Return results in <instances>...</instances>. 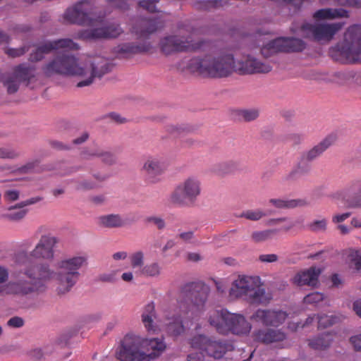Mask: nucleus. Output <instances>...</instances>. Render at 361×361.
<instances>
[{
    "instance_id": "72a5a7b5",
    "label": "nucleus",
    "mask_w": 361,
    "mask_h": 361,
    "mask_svg": "<svg viewBox=\"0 0 361 361\" xmlns=\"http://www.w3.org/2000/svg\"><path fill=\"white\" fill-rule=\"evenodd\" d=\"M37 161H32L26 164L25 165L16 168L14 166H1V173L4 174H23L32 172L36 166H37Z\"/></svg>"
},
{
    "instance_id": "aec40b11",
    "label": "nucleus",
    "mask_w": 361,
    "mask_h": 361,
    "mask_svg": "<svg viewBox=\"0 0 361 361\" xmlns=\"http://www.w3.org/2000/svg\"><path fill=\"white\" fill-rule=\"evenodd\" d=\"M122 32L119 25L111 23L105 26L81 30L78 32V37L85 40L115 38Z\"/></svg>"
},
{
    "instance_id": "a211bd4d",
    "label": "nucleus",
    "mask_w": 361,
    "mask_h": 361,
    "mask_svg": "<svg viewBox=\"0 0 361 361\" xmlns=\"http://www.w3.org/2000/svg\"><path fill=\"white\" fill-rule=\"evenodd\" d=\"M288 317L286 312L279 309H258L250 319L266 326L278 327Z\"/></svg>"
},
{
    "instance_id": "cd10ccee",
    "label": "nucleus",
    "mask_w": 361,
    "mask_h": 361,
    "mask_svg": "<svg viewBox=\"0 0 361 361\" xmlns=\"http://www.w3.org/2000/svg\"><path fill=\"white\" fill-rule=\"evenodd\" d=\"M293 227V224L281 226L279 228L266 229L263 231H256L251 234V239L256 243H263L270 240L280 231H288Z\"/></svg>"
},
{
    "instance_id": "69168bd1",
    "label": "nucleus",
    "mask_w": 361,
    "mask_h": 361,
    "mask_svg": "<svg viewBox=\"0 0 361 361\" xmlns=\"http://www.w3.org/2000/svg\"><path fill=\"white\" fill-rule=\"evenodd\" d=\"M147 221L153 223L159 229H162L165 226L164 221L159 217H149Z\"/></svg>"
},
{
    "instance_id": "bb28decb",
    "label": "nucleus",
    "mask_w": 361,
    "mask_h": 361,
    "mask_svg": "<svg viewBox=\"0 0 361 361\" xmlns=\"http://www.w3.org/2000/svg\"><path fill=\"white\" fill-rule=\"evenodd\" d=\"M156 317L154 303L150 302L144 307L141 315L142 322L149 334H154L158 331V326L154 321Z\"/></svg>"
},
{
    "instance_id": "37998d69",
    "label": "nucleus",
    "mask_w": 361,
    "mask_h": 361,
    "mask_svg": "<svg viewBox=\"0 0 361 361\" xmlns=\"http://www.w3.org/2000/svg\"><path fill=\"white\" fill-rule=\"evenodd\" d=\"M307 227L312 232H324L327 227V220L325 218L314 220L308 224Z\"/></svg>"
},
{
    "instance_id": "6e6552de",
    "label": "nucleus",
    "mask_w": 361,
    "mask_h": 361,
    "mask_svg": "<svg viewBox=\"0 0 361 361\" xmlns=\"http://www.w3.org/2000/svg\"><path fill=\"white\" fill-rule=\"evenodd\" d=\"M259 283L258 277L239 276L232 283L229 290L230 296L242 298L250 304L267 303L271 297Z\"/></svg>"
},
{
    "instance_id": "f3484780",
    "label": "nucleus",
    "mask_w": 361,
    "mask_h": 361,
    "mask_svg": "<svg viewBox=\"0 0 361 361\" xmlns=\"http://www.w3.org/2000/svg\"><path fill=\"white\" fill-rule=\"evenodd\" d=\"M332 197L346 207H361V181H353L344 189L334 192Z\"/></svg>"
},
{
    "instance_id": "c9c22d12",
    "label": "nucleus",
    "mask_w": 361,
    "mask_h": 361,
    "mask_svg": "<svg viewBox=\"0 0 361 361\" xmlns=\"http://www.w3.org/2000/svg\"><path fill=\"white\" fill-rule=\"evenodd\" d=\"M228 4V0H195L194 6L200 10H211Z\"/></svg>"
},
{
    "instance_id": "0e129e2a",
    "label": "nucleus",
    "mask_w": 361,
    "mask_h": 361,
    "mask_svg": "<svg viewBox=\"0 0 361 361\" xmlns=\"http://www.w3.org/2000/svg\"><path fill=\"white\" fill-rule=\"evenodd\" d=\"M338 3L343 6L361 7V0H338Z\"/></svg>"
},
{
    "instance_id": "9b49d317",
    "label": "nucleus",
    "mask_w": 361,
    "mask_h": 361,
    "mask_svg": "<svg viewBox=\"0 0 361 361\" xmlns=\"http://www.w3.org/2000/svg\"><path fill=\"white\" fill-rule=\"evenodd\" d=\"M333 51L352 62H361V24L350 26L344 34L343 40Z\"/></svg>"
},
{
    "instance_id": "338daca9",
    "label": "nucleus",
    "mask_w": 361,
    "mask_h": 361,
    "mask_svg": "<svg viewBox=\"0 0 361 361\" xmlns=\"http://www.w3.org/2000/svg\"><path fill=\"white\" fill-rule=\"evenodd\" d=\"M107 116L116 123H123L127 121L126 118L122 117L120 114L115 112L110 113Z\"/></svg>"
},
{
    "instance_id": "7c9ffc66",
    "label": "nucleus",
    "mask_w": 361,
    "mask_h": 361,
    "mask_svg": "<svg viewBox=\"0 0 361 361\" xmlns=\"http://www.w3.org/2000/svg\"><path fill=\"white\" fill-rule=\"evenodd\" d=\"M348 17V12L343 8H322L313 14V18L317 20Z\"/></svg>"
},
{
    "instance_id": "864d4df0",
    "label": "nucleus",
    "mask_w": 361,
    "mask_h": 361,
    "mask_svg": "<svg viewBox=\"0 0 361 361\" xmlns=\"http://www.w3.org/2000/svg\"><path fill=\"white\" fill-rule=\"evenodd\" d=\"M310 161L304 160L302 161V156H301L300 160L299 161L296 172L300 173H307L310 170V165L308 164Z\"/></svg>"
},
{
    "instance_id": "3c124183",
    "label": "nucleus",
    "mask_w": 361,
    "mask_h": 361,
    "mask_svg": "<svg viewBox=\"0 0 361 361\" xmlns=\"http://www.w3.org/2000/svg\"><path fill=\"white\" fill-rule=\"evenodd\" d=\"M240 116L246 121H251L256 119L259 116L257 109H245L240 111Z\"/></svg>"
},
{
    "instance_id": "ddd939ff",
    "label": "nucleus",
    "mask_w": 361,
    "mask_h": 361,
    "mask_svg": "<svg viewBox=\"0 0 361 361\" xmlns=\"http://www.w3.org/2000/svg\"><path fill=\"white\" fill-rule=\"evenodd\" d=\"M201 193V183L195 177H190L180 183L171 192L169 201L180 207L193 206Z\"/></svg>"
},
{
    "instance_id": "bf43d9fd",
    "label": "nucleus",
    "mask_w": 361,
    "mask_h": 361,
    "mask_svg": "<svg viewBox=\"0 0 361 361\" xmlns=\"http://www.w3.org/2000/svg\"><path fill=\"white\" fill-rule=\"evenodd\" d=\"M350 215V212L335 214L332 216V222L334 224H339L343 222L345 219L349 218Z\"/></svg>"
},
{
    "instance_id": "58836bf2",
    "label": "nucleus",
    "mask_w": 361,
    "mask_h": 361,
    "mask_svg": "<svg viewBox=\"0 0 361 361\" xmlns=\"http://www.w3.org/2000/svg\"><path fill=\"white\" fill-rule=\"evenodd\" d=\"M141 273L147 276H157L161 274V267L159 263L152 262L144 266L141 269Z\"/></svg>"
},
{
    "instance_id": "f8f14e48",
    "label": "nucleus",
    "mask_w": 361,
    "mask_h": 361,
    "mask_svg": "<svg viewBox=\"0 0 361 361\" xmlns=\"http://www.w3.org/2000/svg\"><path fill=\"white\" fill-rule=\"evenodd\" d=\"M343 25L344 23H334L330 24H311L302 23L300 27L293 25L291 27L290 30L293 32L300 31L301 35L305 38L312 39L316 42H329Z\"/></svg>"
},
{
    "instance_id": "4468645a",
    "label": "nucleus",
    "mask_w": 361,
    "mask_h": 361,
    "mask_svg": "<svg viewBox=\"0 0 361 361\" xmlns=\"http://www.w3.org/2000/svg\"><path fill=\"white\" fill-rule=\"evenodd\" d=\"M93 2L84 0L68 8L64 13V19L71 23L90 27L103 25L104 17L94 18Z\"/></svg>"
},
{
    "instance_id": "4d7b16f0",
    "label": "nucleus",
    "mask_w": 361,
    "mask_h": 361,
    "mask_svg": "<svg viewBox=\"0 0 361 361\" xmlns=\"http://www.w3.org/2000/svg\"><path fill=\"white\" fill-rule=\"evenodd\" d=\"M350 343L356 351H361V334L351 336Z\"/></svg>"
},
{
    "instance_id": "79ce46f5",
    "label": "nucleus",
    "mask_w": 361,
    "mask_h": 361,
    "mask_svg": "<svg viewBox=\"0 0 361 361\" xmlns=\"http://www.w3.org/2000/svg\"><path fill=\"white\" fill-rule=\"evenodd\" d=\"M271 212L265 213L262 212L260 209H255V210H246L243 212L240 216L245 218L246 219L250 220V221H258L260 219H262L263 216H267V214H270Z\"/></svg>"
},
{
    "instance_id": "ea45409f",
    "label": "nucleus",
    "mask_w": 361,
    "mask_h": 361,
    "mask_svg": "<svg viewBox=\"0 0 361 361\" xmlns=\"http://www.w3.org/2000/svg\"><path fill=\"white\" fill-rule=\"evenodd\" d=\"M325 296L323 293L320 292H312L304 297L303 302L306 305L317 306L320 302H323Z\"/></svg>"
},
{
    "instance_id": "49530a36",
    "label": "nucleus",
    "mask_w": 361,
    "mask_h": 361,
    "mask_svg": "<svg viewBox=\"0 0 361 361\" xmlns=\"http://www.w3.org/2000/svg\"><path fill=\"white\" fill-rule=\"evenodd\" d=\"M157 2L158 0H142L138 2V5L149 13H156L159 12L156 5Z\"/></svg>"
},
{
    "instance_id": "e2e57ef3",
    "label": "nucleus",
    "mask_w": 361,
    "mask_h": 361,
    "mask_svg": "<svg viewBox=\"0 0 361 361\" xmlns=\"http://www.w3.org/2000/svg\"><path fill=\"white\" fill-rule=\"evenodd\" d=\"M307 0H288L286 1V7L290 10V7H294L295 10L299 9L302 4Z\"/></svg>"
},
{
    "instance_id": "9d476101",
    "label": "nucleus",
    "mask_w": 361,
    "mask_h": 361,
    "mask_svg": "<svg viewBox=\"0 0 361 361\" xmlns=\"http://www.w3.org/2000/svg\"><path fill=\"white\" fill-rule=\"evenodd\" d=\"M209 44V42L203 39L193 40L191 35H169L161 39L160 49L165 55H170L179 52L204 51Z\"/></svg>"
},
{
    "instance_id": "c756f323",
    "label": "nucleus",
    "mask_w": 361,
    "mask_h": 361,
    "mask_svg": "<svg viewBox=\"0 0 361 361\" xmlns=\"http://www.w3.org/2000/svg\"><path fill=\"white\" fill-rule=\"evenodd\" d=\"M335 137L332 135H329L322 140L318 145L313 147L309 151L302 154V161L304 160L313 161L329 148L332 143L334 142Z\"/></svg>"
},
{
    "instance_id": "f704fd0d",
    "label": "nucleus",
    "mask_w": 361,
    "mask_h": 361,
    "mask_svg": "<svg viewBox=\"0 0 361 361\" xmlns=\"http://www.w3.org/2000/svg\"><path fill=\"white\" fill-rule=\"evenodd\" d=\"M81 156L84 159L88 158L89 157H101L102 161L107 164H112L116 161L115 157L112 153L104 151L101 149H97L90 152H82Z\"/></svg>"
},
{
    "instance_id": "f03ea898",
    "label": "nucleus",
    "mask_w": 361,
    "mask_h": 361,
    "mask_svg": "<svg viewBox=\"0 0 361 361\" xmlns=\"http://www.w3.org/2000/svg\"><path fill=\"white\" fill-rule=\"evenodd\" d=\"M183 293L191 300V305L183 301L173 305L164 311V322L166 331L170 336L177 337L185 331L183 322L193 317V312L189 315L194 308L197 311L203 310L209 293V287L204 283L197 282L185 285Z\"/></svg>"
},
{
    "instance_id": "dca6fc26",
    "label": "nucleus",
    "mask_w": 361,
    "mask_h": 361,
    "mask_svg": "<svg viewBox=\"0 0 361 361\" xmlns=\"http://www.w3.org/2000/svg\"><path fill=\"white\" fill-rule=\"evenodd\" d=\"M306 48V43L296 37H278L269 41L261 48V53L264 57L279 53L301 52Z\"/></svg>"
},
{
    "instance_id": "5701e85b",
    "label": "nucleus",
    "mask_w": 361,
    "mask_h": 361,
    "mask_svg": "<svg viewBox=\"0 0 361 361\" xmlns=\"http://www.w3.org/2000/svg\"><path fill=\"white\" fill-rule=\"evenodd\" d=\"M322 271L316 267L298 272L293 278V283L298 286H308L315 287L319 282V276Z\"/></svg>"
},
{
    "instance_id": "e433bc0d",
    "label": "nucleus",
    "mask_w": 361,
    "mask_h": 361,
    "mask_svg": "<svg viewBox=\"0 0 361 361\" xmlns=\"http://www.w3.org/2000/svg\"><path fill=\"white\" fill-rule=\"evenodd\" d=\"M100 224L107 228L121 227L123 226V221L118 214H109L99 217Z\"/></svg>"
},
{
    "instance_id": "a19ab883",
    "label": "nucleus",
    "mask_w": 361,
    "mask_h": 361,
    "mask_svg": "<svg viewBox=\"0 0 361 361\" xmlns=\"http://www.w3.org/2000/svg\"><path fill=\"white\" fill-rule=\"evenodd\" d=\"M20 83L21 82L12 74L4 82V85L6 87L8 94H13L18 90Z\"/></svg>"
},
{
    "instance_id": "412c9836",
    "label": "nucleus",
    "mask_w": 361,
    "mask_h": 361,
    "mask_svg": "<svg viewBox=\"0 0 361 361\" xmlns=\"http://www.w3.org/2000/svg\"><path fill=\"white\" fill-rule=\"evenodd\" d=\"M163 26L164 23L159 18H139L133 26L132 32L138 38H147Z\"/></svg>"
},
{
    "instance_id": "393cba45",
    "label": "nucleus",
    "mask_w": 361,
    "mask_h": 361,
    "mask_svg": "<svg viewBox=\"0 0 361 361\" xmlns=\"http://www.w3.org/2000/svg\"><path fill=\"white\" fill-rule=\"evenodd\" d=\"M42 198L39 197H35L30 198L28 200H26L25 201L20 202L18 204H16L13 207H11L8 209V212L5 214L4 215V217L9 221H18L21 219H23L27 212V209H23L25 207L34 204L35 203H37L38 202L41 201Z\"/></svg>"
},
{
    "instance_id": "8fccbe9b",
    "label": "nucleus",
    "mask_w": 361,
    "mask_h": 361,
    "mask_svg": "<svg viewBox=\"0 0 361 361\" xmlns=\"http://www.w3.org/2000/svg\"><path fill=\"white\" fill-rule=\"evenodd\" d=\"M29 50V47L23 46L20 48H11L7 49L5 50V52L6 54H8L9 56L12 58L19 57L20 56H23L24 54H25Z\"/></svg>"
},
{
    "instance_id": "4be33fe9",
    "label": "nucleus",
    "mask_w": 361,
    "mask_h": 361,
    "mask_svg": "<svg viewBox=\"0 0 361 361\" xmlns=\"http://www.w3.org/2000/svg\"><path fill=\"white\" fill-rule=\"evenodd\" d=\"M166 169L164 164L157 157H149L145 161L142 166V172L146 180L152 183L158 182L160 176Z\"/></svg>"
},
{
    "instance_id": "603ef678",
    "label": "nucleus",
    "mask_w": 361,
    "mask_h": 361,
    "mask_svg": "<svg viewBox=\"0 0 361 361\" xmlns=\"http://www.w3.org/2000/svg\"><path fill=\"white\" fill-rule=\"evenodd\" d=\"M117 271H111L99 275V281L102 282L113 283L117 279Z\"/></svg>"
},
{
    "instance_id": "473e14b6",
    "label": "nucleus",
    "mask_w": 361,
    "mask_h": 361,
    "mask_svg": "<svg viewBox=\"0 0 361 361\" xmlns=\"http://www.w3.org/2000/svg\"><path fill=\"white\" fill-rule=\"evenodd\" d=\"M269 202L278 209H290L303 206L306 204L304 200L295 199H270Z\"/></svg>"
},
{
    "instance_id": "6ab92c4d",
    "label": "nucleus",
    "mask_w": 361,
    "mask_h": 361,
    "mask_svg": "<svg viewBox=\"0 0 361 361\" xmlns=\"http://www.w3.org/2000/svg\"><path fill=\"white\" fill-rule=\"evenodd\" d=\"M235 72L240 75L267 73L272 69L268 63L262 62L251 55H246L235 63Z\"/></svg>"
},
{
    "instance_id": "1a4fd4ad",
    "label": "nucleus",
    "mask_w": 361,
    "mask_h": 361,
    "mask_svg": "<svg viewBox=\"0 0 361 361\" xmlns=\"http://www.w3.org/2000/svg\"><path fill=\"white\" fill-rule=\"evenodd\" d=\"M30 281L20 279L16 282L5 283L8 279L7 269L1 267V293L15 294L21 296L38 295L47 289L46 283L52 279H41L39 273L36 271L34 277L25 276Z\"/></svg>"
},
{
    "instance_id": "2f4dec72",
    "label": "nucleus",
    "mask_w": 361,
    "mask_h": 361,
    "mask_svg": "<svg viewBox=\"0 0 361 361\" xmlns=\"http://www.w3.org/2000/svg\"><path fill=\"white\" fill-rule=\"evenodd\" d=\"M334 335L331 332H326L318 335L309 340V346L314 350H324L329 348L334 341Z\"/></svg>"
},
{
    "instance_id": "a18cd8bd",
    "label": "nucleus",
    "mask_w": 361,
    "mask_h": 361,
    "mask_svg": "<svg viewBox=\"0 0 361 361\" xmlns=\"http://www.w3.org/2000/svg\"><path fill=\"white\" fill-rule=\"evenodd\" d=\"M20 152L13 147L4 146L1 147V159H13L18 157Z\"/></svg>"
},
{
    "instance_id": "774afa93",
    "label": "nucleus",
    "mask_w": 361,
    "mask_h": 361,
    "mask_svg": "<svg viewBox=\"0 0 361 361\" xmlns=\"http://www.w3.org/2000/svg\"><path fill=\"white\" fill-rule=\"evenodd\" d=\"M187 361H204V356L200 353H190L188 355Z\"/></svg>"
},
{
    "instance_id": "5fc2aeb1",
    "label": "nucleus",
    "mask_w": 361,
    "mask_h": 361,
    "mask_svg": "<svg viewBox=\"0 0 361 361\" xmlns=\"http://www.w3.org/2000/svg\"><path fill=\"white\" fill-rule=\"evenodd\" d=\"M19 191L16 190H7L4 192V197L7 202H13L19 198Z\"/></svg>"
},
{
    "instance_id": "f257e3e1",
    "label": "nucleus",
    "mask_w": 361,
    "mask_h": 361,
    "mask_svg": "<svg viewBox=\"0 0 361 361\" xmlns=\"http://www.w3.org/2000/svg\"><path fill=\"white\" fill-rule=\"evenodd\" d=\"M59 49L63 50L58 52L56 56L42 68L47 77L55 74L79 76L85 79L78 82L76 86L82 87L90 85L95 78H100L112 70L113 64L101 56L93 58L89 68L80 66L78 59L70 52V50H78L79 46L70 39H61L41 44L30 54L29 60L32 62L41 61L44 54Z\"/></svg>"
},
{
    "instance_id": "20e7f679",
    "label": "nucleus",
    "mask_w": 361,
    "mask_h": 361,
    "mask_svg": "<svg viewBox=\"0 0 361 361\" xmlns=\"http://www.w3.org/2000/svg\"><path fill=\"white\" fill-rule=\"evenodd\" d=\"M163 338H143L138 336L127 335L116 353L120 361H152L165 350Z\"/></svg>"
},
{
    "instance_id": "052dcab7",
    "label": "nucleus",
    "mask_w": 361,
    "mask_h": 361,
    "mask_svg": "<svg viewBox=\"0 0 361 361\" xmlns=\"http://www.w3.org/2000/svg\"><path fill=\"white\" fill-rule=\"evenodd\" d=\"M259 259L262 262H274L278 260V256L276 254H264L259 257Z\"/></svg>"
},
{
    "instance_id": "4c0bfd02",
    "label": "nucleus",
    "mask_w": 361,
    "mask_h": 361,
    "mask_svg": "<svg viewBox=\"0 0 361 361\" xmlns=\"http://www.w3.org/2000/svg\"><path fill=\"white\" fill-rule=\"evenodd\" d=\"M317 319H318L319 329L329 327L339 320L338 317L335 315H327L325 314H318Z\"/></svg>"
},
{
    "instance_id": "680f3d73",
    "label": "nucleus",
    "mask_w": 361,
    "mask_h": 361,
    "mask_svg": "<svg viewBox=\"0 0 361 361\" xmlns=\"http://www.w3.org/2000/svg\"><path fill=\"white\" fill-rule=\"evenodd\" d=\"M96 186H97V185L94 183H93L92 181L85 180V181H82L78 184L77 189L86 190H90V189L94 188Z\"/></svg>"
},
{
    "instance_id": "39448f33",
    "label": "nucleus",
    "mask_w": 361,
    "mask_h": 361,
    "mask_svg": "<svg viewBox=\"0 0 361 361\" xmlns=\"http://www.w3.org/2000/svg\"><path fill=\"white\" fill-rule=\"evenodd\" d=\"M188 68L205 78H224L235 72V61L231 53L214 52L203 57L191 59Z\"/></svg>"
},
{
    "instance_id": "b1692460",
    "label": "nucleus",
    "mask_w": 361,
    "mask_h": 361,
    "mask_svg": "<svg viewBox=\"0 0 361 361\" xmlns=\"http://www.w3.org/2000/svg\"><path fill=\"white\" fill-rule=\"evenodd\" d=\"M152 46L149 42H126L118 45L115 51L120 58L128 59L133 55L145 53L150 50Z\"/></svg>"
},
{
    "instance_id": "c03bdc74",
    "label": "nucleus",
    "mask_w": 361,
    "mask_h": 361,
    "mask_svg": "<svg viewBox=\"0 0 361 361\" xmlns=\"http://www.w3.org/2000/svg\"><path fill=\"white\" fill-rule=\"evenodd\" d=\"M235 166L233 163L224 162L216 165L214 168V171L218 175L222 176L232 172Z\"/></svg>"
},
{
    "instance_id": "0eeeda50",
    "label": "nucleus",
    "mask_w": 361,
    "mask_h": 361,
    "mask_svg": "<svg viewBox=\"0 0 361 361\" xmlns=\"http://www.w3.org/2000/svg\"><path fill=\"white\" fill-rule=\"evenodd\" d=\"M87 265L86 255L73 256L66 258L57 264V271H54V276L58 282L57 293L64 295L72 289L78 281L80 270Z\"/></svg>"
},
{
    "instance_id": "6e6d98bb",
    "label": "nucleus",
    "mask_w": 361,
    "mask_h": 361,
    "mask_svg": "<svg viewBox=\"0 0 361 361\" xmlns=\"http://www.w3.org/2000/svg\"><path fill=\"white\" fill-rule=\"evenodd\" d=\"M106 1L110 6L121 10H126L128 8V4L125 0H106Z\"/></svg>"
},
{
    "instance_id": "7ed1b4c3",
    "label": "nucleus",
    "mask_w": 361,
    "mask_h": 361,
    "mask_svg": "<svg viewBox=\"0 0 361 361\" xmlns=\"http://www.w3.org/2000/svg\"><path fill=\"white\" fill-rule=\"evenodd\" d=\"M58 239L51 235H43L30 252L19 251L15 255V263L21 267L20 273L24 276L34 277L38 271L41 279H52L54 271L46 263H36L35 259L51 261L54 257V247Z\"/></svg>"
},
{
    "instance_id": "de8ad7c7",
    "label": "nucleus",
    "mask_w": 361,
    "mask_h": 361,
    "mask_svg": "<svg viewBox=\"0 0 361 361\" xmlns=\"http://www.w3.org/2000/svg\"><path fill=\"white\" fill-rule=\"evenodd\" d=\"M351 266L355 270L361 269V250H353L350 254Z\"/></svg>"
},
{
    "instance_id": "a878e982",
    "label": "nucleus",
    "mask_w": 361,
    "mask_h": 361,
    "mask_svg": "<svg viewBox=\"0 0 361 361\" xmlns=\"http://www.w3.org/2000/svg\"><path fill=\"white\" fill-rule=\"evenodd\" d=\"M285 338L286 334L278 329H259L254 333L255 341L265 344L282 341Z\"/></svg>"
},
{
    "instance_id": "13d9d810",
    "label": "nucleus",
    "mask_w": 361,
    "mask_h": 361,
    "mask_svg": "<svg viewBox=\"0 0 361 361\" xmlns=\"http://www.w3.org/2000/svg\"><path fill=\"white\" fill-rule=\"evenodd\" d=\"M7 324L11 327L19 328L23 326L24 321L21 317H13L8 321Z\"/></svg>"
},
{
    "instance_id": "2eb2a0df",
    "label": "nucleus",
    "mask_w": 361,
    "mask_h": 361,
    "mask_svg": "<svg viewBox=\"0 0 361 361\" xmlns=\"http://www.w3.org/2000/svg\"><path fill=\"white\" fill-rule=\"evenodd\" d=\"M192 348L201 350L202 354L216 360L222 358L228 351L233 349V345L226 340L215 339L203 334L194 336L190 341Z\"/></svg>"
},
{
    "instance_id": "c85d7f7f",
    "label": "nucleus",
    "mask_w": 361,
    "mask_h": 361,
    "mask_svg": "<svg viewBox=\"0 0 361 361\" xmlns=\"http://www.w3.org/2000/svg\"><path fill=\"white\" fill-rule=\"evenodd\" d=\"M13 74L21 82L25 83V85L27 86L31 80L35 78L36 67L26 63H21L13 68Z\"/></svg>"
},
{
    "instance_id": "09e8293b",
    "label": "nucleus",
    "mask_w": 361,
    "mask_h": 361,
    "mask_svg": "<svg viewBox=\"0 0 361 361\" xmlns=\"http://www.w3.org/2000/svg\"><path fill=\"white\" fill-rule=\"evenodd\" d=\"M130 263L133 268L140 267L143 265L144 254L141 251L136 252L130 256Z\"/></svg>"
},
{
    "instance_id": "423d86ee",
    "label": "nucleus",
    "mask_w": 361,
    "mask_h": 361,
    "mask_svg": "<svg viewBox=\"0 0 361 361\" xmlns=\"http://www.w3.org/2000/svg\"><path fill=\"white\" fill-rule=\"evenodd\" d=\"M209 324L217 333L224 336L233 334L247 335L251 329V324L241 314L231 313L226 309L214 310L208 318Z\"/></svg>"
}]
</instances>
